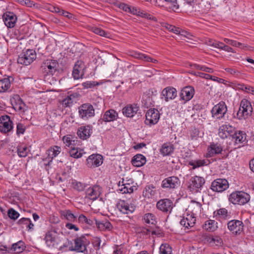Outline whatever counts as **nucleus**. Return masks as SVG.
Returning <instances> with one entry per match:
<instances>
[{"label": "nucleus", "mask_w": 254, "mask_h": 254, "mask_svg": "<svg viewBox=\"0 0 254 254\" xmlns=\"http://www.w3.org/2000/svg\"><path fill=\"white\" fill-rule=\"evenodd\" d=\"M146 120L145 124L146 125L151 126L156 124L159 119L160 114L158 110L153 108L147 111L145 115Z\"/></svg>", "instance_id": "1a4fd4ad"}, {"label": "nucleus", "mask_w": 254, "mask_h": 254, "mask_svg": "<svg viewBox=\"0 0 254 254\" xmlns=\"http://www.w3.org/2000/svg\"><path fill=\"white\" fill-rule=\"evenodd\" d=\"M159 254H173L172 247L168 244H162L159 248Z\"/></svg>", "instance_id": "a18cd8bd"}, {"label": "nucleus", "mask_w": 254, "mask_h": 254, "mask_svg": "<svg viewBox=\"0 0 254 254\" xmlns=\"http://www.w3.org/2000/svg\"><path fill=\"white\" fill-rule=\"evenodd\" d=\"M18 155L20 157H25L27 156L28 149L26 146H19L17 149Z\"/></svg>", "instance_id": "6e6d98bb"}, {"label": "nucleus", "mask_w": 254, "mask_h": 254, "mask_svg": "<svg viewBox=\"0 0 254 254\" xmlns=\"http://www.w3.org/2000/svg\"><path fill=\"white\" fill-rule=\"evenodd\" d=\"M26 129L25 126L22 123H18L16 126V134L18 135L24 133Z\"/></svg>", "instance_id": "bf43d9fd"}, {"label": "nucleus", "mask_w": 254, "mask_h": 254, "mask_svg": "<svg viewBox=\"0 0 254 254\" xmlns=\"http://www.w3.org/2000/svg\"><path fill=\"white\" fill-rule=\"evenodd\" d=\"M85 193L86 197L91 200H95L100 196V187L98 186L89 187L86 190Z\"/></svg>", "instance_id": "412c9836"}, {"label": "nucleus", "mask_w": 254, "mask_h": 254, "mask_svg": "<svg viewBox=\"0 0 254 254\" xmlns=\"http://www.w3.org/2000/svg\"><path fill=\"white\" fill-rule=\"evenodd\" d=\"M205 182L203 177L195 176L190 180L188 188L192 193L200 192Z\"/></svg>", "instance_id": "423d86ee"}, {"label": "nucleus", "mask_w": 254, "mask_h": 254, "mask_svg": "<svg viewBox=\"0 0 254 254\" xmlns=\"http://www.w3.org/2000/svg\"><path fill=\"white\" fill-rule=\"evenodd\" d=\"M118 118V113L114 110L110 109L106 111L102 120L106 122H110L116 120Z\"/></svg>", "instance_id": "cd10ccee"}, {"label": "nucleus", "mask_w": 254, "mask_h": 254, "mask_svg": "<svg viewBox=\"0 0 254 254\" xmlns=\"http://www.w3.org/2000/svg\"><path fill=\"white\" fill-rule=\"evenodd\" d=\"M194 67L197 69H199L202 71H205L208 73H213V69L206 67L205 66L200 65L199 64H194Z\"/></svg>", "instance_id": "052dcab7"}, {"label": "nucleus", "mask_w": 254, "mask_h": 254, "mask_svg": "<svg viewBox=\"0 0 254 254\" xmlns=\"http://www.w3.org/2000/svg\"><path fill=\"white\" fill-rule=\"evenodd\" d=\"M253 113L251 103L248 100L244 99L240 103V106L235 118L239 120L246 119L250 117Z\"/></svg>", "instance_id": "f03ea898"}, {"label": "nucleus", "mask_w": 254, "mask_h": 254, "mask_svg": "<svg viewBox=\"0 0 254 254\" xmlns=\"http://www.w3.org/2000/svg\"><path fill=\"white\" fill-rule=\"evenodd\" d=\"M232 137L235 143H243L246 141V134L244 131L236 129Z\"/></svg>", "instance_id": "7c9ffc66"}, {"label": "nucleus", "mask_w": 254, "mask_h": 254, "mask_svg": "<svg viewBox=\"0 0 254 254\" xmlns=\"http://www.w3.org/2000/svg\"><path fill=\"white\" fill-rule=\"evenodd\" d=\"M72 185L73 188L78 191H83L87 187L86 184L82 183L80 182H77L75 180L73 181Z\"/></svg>", "instance_id": "09e8293b"}, {"label": "nucleus", "mask_w": 254, "mask_h": 254, "mask_svg": "<svg viewBox=\"0 0 254 254\" xmlns=\"http://www.w3.org/2000/svg\"><path fill=\"white\" fill-rule=\"evenodd\" d=\"M60 213L62 219H66L72 222H74L76 221V217L70 210H61Z\"/></svg>", "instance_id": "f704fd0d"}, {"label": "nucleus", "mask_w": 254, "mask_h": 254, "mask_svg": "<svg viewBox=\"0 0 254 254\" xmlns=\"http://www.w3.org/2000/svg\"><path fill=\"white\" fill-rule=\"evenodd\" d=\"M186 220L187 221V224L190 227H192L195 223V217L192 215L188 214L186 217Z\"/></svg>", "instance_id": "13d9d810"}, {"label": "nucleus", "mask_w": 254, "mask_h": 254, "mask_svg": "<svg viewBox=\"0 0 254 254\" xmlns=\"http://www.w3.org/2000/svg\"><path fill=\"white\" fill-rule=\"evenodd\" d=\"M146 162V157L141 154L135 155L131 160L132 164L137 167L142 166L145 164Z\"/></svg>", "instance_id": "2f4dec72"}, {"label": "nucleus", "mask_w": 254, "mask_h": 254, "mask_svg": "<svg viewBox=\"0 0 254 254\" xmlns=\"http://www.w3.org/2000/svg\"><path fill=\"white\" fill-rule=\"evenodd\" d=\"M224 41L227 44L231 45V46L234 47H239L243 49L248 47L247 45L245 44L242 43L241 42H238L236 41L231 40L228 38H224Z\"/></svg>", "instance_id": "79ce46f5"}, {"label": "nucleus", "mask_w": 254, "mask_h": 254, "mask_svg": "<svg viewBox=\"0 0 254 254\" xmlns=\"http://www.w3.org/2000/svg\"><path fill=\"white\" fill-rule=\"evenodd\" d=\"M36 58V54L33 50L28 49L22 52L17 59V63L21 64L28 65L32 63Z\"/></svg>", "instance_id": "39448f33"}, {"label": "nucleus", "mask_w": 254, "mask_h": 254, "mask_svg": "<svg viewBox=\"0 0 254 254\" xmlns=\"http://www.w3.org/2000/svg\"><path fill=\"white\" fill-rule=\"evenodd\" d=\"M7 215L11 219L16 220L20 216L19 213L12 208H9L7 211Z\"/></svg>", "instance_id": "603ef678"}, {"label": "nucleus", "mask_w": 254, "mask_h": 254, "mask_svg": "<svg viewBox=\"0 0 254 254\" xmlns=\"http://www.w3.org/2000/svg\"><path fill=\"white\" fill-rule=\"evenodd\" d=\"M13 128L12 122L10 117L5 115L0 117V132L6 133L10 131Z\"/></svg>", "instance_id": "f8f14e48"}, {"label": "nucleus", "mask_w": 254, "mask_h": 254, "mask_svg": "<svg viewBox=\"0 0 254 254\" xmlns=\"http://www.w3.org/2000/svg\"><path fill=\"white\" fill-rule=\"evenodd\" d=\"M94 109L89 103L83 104L79 107L78 113L79 116L82 119L85 120L94 116Z\"/></svg>", "instance_id": "9d476101"}, {"label": "nucleus", "mask_w": 254, "mask_h": 254, "mask_svg": "<svg viewBox=\"0 0 254 254\" xmlns=\"http://www.w3.org/2000/svg\"><path fill=\"white\" fill-rule=\"evenodd\" d=\"M207 241L211 244H215L216 246H221L223 245L222 239L219 236H212L208 238Z\"/></svg>", "instance_id": "37998d69"}, {"label": "nucleus", "mask_w": 254, "mask_h": 254, "mask_svg": "<svg viewBox=\"0 0 254 254\" xmlns=\"http://www.w3.org/2000/svg\"><path fill=\"white\" fill-rule=\"evenodd\" d=\"M229 188V183L224 179H217L213 181L211 185L210 189L213 191L221 192Z\"/></svg>", "instance_id": "9b49d317"}, {"label": "nucleus", "mask_w": 254, "mask_h": 254, "mask_svg": "<svg viewBox=\"0 0 254 254\" xmlns=\"http://www.w3.org/2000/svg\"><path fill=\"white\" fill-rule=\"evenodd\" d=\"M25 248L24 242L20 241L12 245L11 250L16 254H19L24 250Z\"/></svg>", "instance_id": "ea45409f"}, {"label": "nucleus", "mask_w": 254, "mask_h": 254, "mask_svg": "<svg viewBox=\"0 0 254 254\" xmlns=\"http://www.w3.org/2000/svg\"><path fill=\"white\" fill-rule=\"evenodd\" d=\"M165 1L170 3L173 9H177L179 7L178 0H165Z\"/></svg>", "instance_id": "69168bd1"}, {"label": "nucleus", "mask_w": 254, "mask_h": 254, "mask_svg": "<svg viewBox=\"0 0 254 254\" xmlns=\"http://www.w3.org/2000/svg\"><path fill=\"white\" fill-rule=\"evenodd\" d=\"M87 165L89 168H95L100 166L103 163V157L100 154H92L86 160Z\"/></svg>", "instance_id": "a211bd4d"}, {"label": "nucleus", "mask_w": 254, "mask_h": 254, "mask_svg": "<svg viewBox=\"0 0 254 254\" xmlns=\"http://www.w3.org/2000/svg\"><path fill=\"white\" fill-rule=\"evenodd\" d=\"M59 234L56 231L48 232L45 236V240L47 245L49 247H55L59 242Z\"/></svg>", "instance_id": "2eb2a0df"}, {"label": "nucleus", "mask_w": 254, "mask_h": 254, "mask_svg": "<svg viewBox=\"0 0 254 254\" xmlns=\"http://www.w3.org/2000/svg\"><path fill=\"white\" fill-rule=\"evenodd\" d=\"M173 202L169 199H162L159 200L157 204V208L163 212L170 213L173 208Z\"/></svg>", "instance_id": "f3484780"}, {"label": "nucleus", "mask_w": 254, "mask_h": 254, "mask_svg": "<svg viewBox=\"0 0 254 254\" xmlns=\"http://www.w3.org/2000/svg\"><path fill=\"white\" fill-rule=\"evenodd\" d=\"M155 189V187L152 185L146 186L143 191V196L148 198L152 197L156 193Z\"/></svg>", "instance_id": "4c0bfd02"}, {"label": "nucleus", "mask_w": 254, "mask_h": 254, "mask_svg": "<svg viewBox=\"0 0 254 254\" xmlns=\"http://www.w3.org/2000/svg\"><path fill=\"white\" fill-rule=\"evenodd\" d=\"M61 152V148L58 146H54L50 147L47 151V154L49 158L51 159L50 161L56 157Z\"/></svg>", "instance_id": "58836bf2"}, {"label": "nucleus", "mask_w": 254, "mask_h": 254, "mask_svg": "<svg viewBox=\"0 0 254 254\" xmlns=\"http://www.w3.org/2000/svg\"><path fill=\"white\" fill-rule=\"evenodd\" d=\"M98 85L99 83L97 82L94 81H88L82 83V86L85 88L93 87L95 86Z\"/></svg>", "instance_id": "0e129e2a"}, {"label": "nucleus", "mask_w": 254, "mask_h": 254, "mask_svg": "<svg viewBox=\"0 0 254 254\" xmlns=\"http://www.w3.org/2000/svg\"><path fill=\"white\" fill-rule=\"evenodd\" d=\"M17 223L21 228H26L27 231H32L34 229V225L29 218L23 217Z\"/></svg>", "instance_id": "bb28decb"}, {"label": "nucleus", "mask_w": 254, "mask_h": 254, "mask_svg": "<svg viewBox=\"0 0 254 254\" xmlns=\"http://www.w3.org/2000/svg\"><path fill=\"white\" fill-rule=\"evenodd\" d=\"M59 66L56 60L48 59L44 61L41 66V69L45 80L52 77L56 80L60 73Z\"/></svg>", "instance_id": "f257e3e1"}, {"label": "nucleus", "mask_w": 254, "mask_h": 254, "mask_svg": "<svg viewBox=\"0 0 254 254\" xmlns=\"http://www.w3.org/2000/svg\"><path fill=\"white\" fill-rule=\"evenodd\" d=\"M143 219L146 223L155 225L156 223L155 216L152 213L145 214Z\"/></svg>", "instance_id": "de8ad7c7"}, {"label": "nucleus", "mask_w": 254, "mask_h": 254, "mask_svg": "<svg viewBox=\"0 0 254 254\" xmlns=\"http://www.w3.org/2000/svg\"><path fill=\"white\" fill-rule=\"evenodd\" d=\"M194 94V88L191 86H186L181 90L180 97L183 100L188 101L193 97Z\"/></svg>", "instance_id": "aec40b11"}, {"label": "nucleus", "mask_w": 254, "mask_h": 254, "mask_svg": "<svg viewBox=\"0 0 254 254\" xmlns=\"http://www.w3.org/2000/svg\"><path fill=\"white\" fill-rule=\"evenodd\" d=\"M92 132V127L90 126L81 127L78 130L77 134L79 138L86 139L89 138Z\"/></svg>", "instance_id": "5701e85b"}, {"label": "nucleus", "mask_w": 254, "mask_h": 254, "mask_svg": "<svg viewBox=\"0 0 254 254\" xmlns=\"http://www.w3.org/2000/svg\"><path fill=\"white\" fill-rule=\"evenodd\" d=\"M223 148L221 144L218 143H211L207 148V157H211L216 154H221Z\"/></svg>", "instance_id": "4be33fe9"}, {"label": "nucleus", "mask_w": 254, "mask_h": 254, "mask_svg": "<svg viewBox=\"0 0 254 254\" xmlns=\"http://www.w3.org/2000/svg\"><path fill=\"white\" fill-rule=\"evenodd\" d=\"M77 96V93L70 94L62 101V104L65 107L70 106L74 101V99Z\"/></svg>", "instance_id": "a19ab883"}, {"label": "nucleus", "mask_w": 254, "mask_h": 254, "mask_svg": "<svg viewBox=\"0 0 254 254\" xmlns=\"http://www.w3.org/2000/svg\"><path fill=\"white\" fill-rule=\"evenodd\" d=\"M250 199V195L242 191L233 192L229 197V201L234 204L244 205L248 202Z\"/></svg>", "instance_id": "7ed1b4c3"}, {"label": "nucleus", "mask_w": 254, "mask_h": 254, "mask_svg": "<svg viewBox=\"0 0 254 254\" xmlns=\"http://www.w3.org/2000/svg\"><path fill=\"white\" fill-rule=\"evenodd\" d=\"M206 164L204 160H192L190 162L189 164L192 166L193 168H196L204 166Z\"/></svg>", "instance_id": "5fc2aeb1"}, {"label": "nucleus", "mask_w": 254, "mask_h": 254, "mask_svg": "<svg viewBox=\"0 0 254 254\" xmlns=\"http://www.w3.org/2000/svg\"><path fill=\"white\" fill-rule=\"evenodd\" d=\"M203 228L207 231L214 232L218 228L217 223L215 220H207L203 225Z\"/></svg>", "instance_id": "e433bc0d"}, {"label": "nucleus", "mask_w": 254, "mask_h": 254, "mask_svg": "<svg viewBox=\"0 0 254 254\" xmlns=\"http://www.w3.org/2000/svg\"><path fill=\"white\" fill-rule=\"evenodd\" d=\"M84 67V63L82 61L79 60L76 62L72 71V75L75 79L82 78L83 75V70Z\"/></svg>", "instance_id": "6ab92c4d"}, {"label": "nucleus", "mask_w": 254, "mask_h": 254, "mask_svg": "<svg viewBox=\"0 0 254 254\" xmlns=\"http://www.w3.org/2000/svg\"><path fill=\"white\" fill-rule=\"evenodd\" d=\"M130 56L136 59L143 60L146 62H152L154 63L157 62L156 60L153 59L146 55L136 51L131 52Z\"/></svg>", "instance_id": "473e14b6"}, {"label": "nucleus", "mask_w": 254, "mask_h": 254, "mask_svg": "<svg viewBox=\"0 0 254 254\" xmlns=\"http://www.w3.org/2000/svg\"><path fill=\"white\" fill-rule=\"evenodd\" d=\"M2 20L8 28H11L15 25L17 21V16L12 12L6 11L2 15Z\"/></svg>", "instance_id": "ddd939ff"}, {"label": "nucleus", "mask_w": 254, "mask_h": 254, "mask_svg": "<svg viewBox=\"0 0 254 254\" xmlns=\"http://www.w3.org/2000/svg\"><path fill=\"white\" fill-rule=\"evenodd\" d=\"M123 186L120 189L123 193H131L133 191V189L131 187H129V185L128 186L123 185Z\"/></svg>", "instance_id": "338daca9"}, {"label": "nucleus", "mask_w": 254, "mask_h": 254, "mask_svg": "<svg viewBox=\"0 0 254 254\" xmlns=\"http://www.w3.org/2000/svg\"><path fill=\"white\" fill-rule=\"evenodd\" d=\"M227 210L225 208H220L214 213L216 217L222 219H225L227 217Z\"/></svg>", "instance_id": "3c124183"}, {"label": "nucleus", "mask_w": 254, "mask_h": 254, "mask_svg": "<svg viewBox=\"0 0 254 254\" xmlns=\"http://www.w3.org/2000/svg\"><path fill=\"white\" fill-rule=\"evenodd\" d=\"M161 95L165 98V101H168L169 99H173L177 96V91L174 88L167 87L163 90Z\"/></svg>", "instance_id": "c85d7f7f"}, {"label": "nucleus", "mask_w": 254, "mask_h": 254, "mask_svg": "<svg viewBox=\"0 0 254 254\" xmlns=\"http://www.w3.org/2000/svg\"><path fill=\"white\" fill-rule=\"evenodd\" d=\"M199 131L196 128L191 130L190 132V136L191 140H196L198 136Z\"/></svg>", "instance_id": "774afa93"}, {"label": "nucleus", "mask_w": 254, "mask_h": 254, "mask_svg": "<svg viewBox=\"0 0 254 254\" xmlns=\"http://www.w3.org/2000/svg\"><path fill=\"white\" fill-rule=\"evenodd\" d=\"M95 224L97 228L100 231H111L113 226L112 224L107 220L101 221L95 219Z\"/></svg>", "instance_id": "a878e982"}, {"label": "nucleus", "mask_w": 254, "mask_h": 254, "mask_svg": "<svg viewBox=\"0 0 254 254\" xmlns=\"http://www.w3.org/2000/svg\"><path fill=\"white\" fill-rule=\"evenodd\" d=\"M91 31L93 33H94L97 35H99L100 36H101L105 37L106 35V32L103 30L101 29L100 28H98V27H92L91 28Z\"/></svg>", "instance_id": "680f3d73"}, {"label": "nucleus", "mask_w": 254, "mask_h": 254, "mask_svg": "<svg viewBox=\"0 0 254 254\" xmlns=\"http://www.w3.org/2000/svg\"><path fill=\"white\" fill-rule=\"evenodd\" d=\"M235 130V127L229 124L223 125L219 127L218 135L222 139L226 138L229 136L232 137Z\"/></svg>", "instance_id": "4468645a"}, {"label": "nucleus", "mask_w": 254, "mask_h": 254, "mask_svg": "<svg viewBox=\"0 0 254 254\" xmlns=\"http://www.w3.org/2000/svg\"><path fill=\"white\" fill-rule=\"evenodd\" d=\"M75 246L69 247L70 251H77L78 252L83 253L86 250V247L84 244L83 240L81 238H77L74 240Z\"/></svg>", "instance_id": "b1692460"}, {"label": "nucleus", "mask_w": 254, "mask_h": 254, "mask_svg": "<svg viewBox=\"0 0 254 254\" xmlns=\"http://www.w3.org/2000/svg\"><path fill=\"white\" fill-rule=\"evenodd\" d=\"M11 83L9 78L0 80V93L10 91Z\"/></svg>", "instance_id": "c9c22d12"}, {"label": "nucleus", "mask_w": 254, "mask_h": 254, "mask_svg": "<svg viewBox=\"0 0 254 254\" xmlns=\"http://www.w3.org/2000/svg\"><path fill=\"white\" fill-rule=\"evenodd\" d=\"M138 109L139 107L136 104L130 105L123 109V114L127 117L131 118L137 113Z\"/></svg>", "instance_id": "393cba45"}, {"label": "nucleus", "mask_w": 254, "mask_h": 254, "mask_svg": "<svg viewBox=\"0 0 254 254\" xmlns=\"http://www.w3.org/2000/svg\"><path fill=\"white\" fill-rule=\"evenodd\" d=\"M197 75L199 76L204 78L205 79H210L213 81H217L219 83H223L224 80L222 78L217 77L216 76H213L208 74L204 73L202 72H198Z\"/></svg>", "instance_id": "49530a36"}, {"label": "nucleus", "mask_w": 254, "mask_h": 254, "mask_svg": "<svg viewBox=\"0 0 254 254\" xmlns=\"http://www.w3.org/2000/svg\"><path fill=\"white\" fill-rule=\"evenodd\" d=\"M117 206L120 212L127 214L133 213L136 208L134 201L130 200H120Z\"/></svg>", "instance_id": "0eeeda50"}, {"label": "nucleus", "mask_w": 254, "mask_h": 254, "mask_svg": "<svg viewBox=\"0 0 254 254\" xmlns=\"http://www.w3.org/2000/svg\"><path fill=\"white\" fill-rule=\"evenodd\" d=\"M225 70L228 73L235 76L236 77H239L241 74V73L239 71L233 68H225Z\"/></svg>", "instance_id": "4d7b16f0"}, {"label": "nucleus", "mask_w": 254, "mask_h": 254, "mask_svg": "<svg viewBox=\"0 0 254 254\" xmlns=\"http://www.w3.org/2000/svg\"><path fill=\"white\" fill-rule=\"evenodd\" d=\"M11 103L15 110L22 113L24 112L26 105L19 97H17V99H14L13 101H11Z\"/></svg>", "instance_id": "72a5a7b5"}, {"label": "nucleus", "mask_w": 254, "mask_h": 254, "mask_svg": "<svg viewBox=\"0 0 254 254\" xmlns=\"http://www.w3.org/2000/svg\"><path fill=\"white\" fill-rule=\"evenodd\" d=\"M181 181L176 176H171L164 179L161 183V187L167 190L172 191L179 188Z\"/></svg>", "instance_id": "20e7f679"}, {"label": "nucleus", "mask_w": 254, "mask_h": 254, "mask_svg": "<svg viewBox=\"0 0 254 254\" xmlns=\"http://www.w3.org/2000/svg\"><path fill=\"white\" fill-rule=\"evenodd\" d=\"M83 150L78 148L73 147L69 151L71 157L74 158H79L82 157L83 154Z\"/></svg>", "instance_id": "c03bdc74"}, {"label": "nucleus", "mask_w": 254, "mask_h": 254, "mask_svg": "<svg viewBox=\"0 0 254 254\" xmlns=\"http://www.w3.org/2000/svg\"><path fill=\"white\" fill-rule=\"evenodd\" d=\"M191 203L190 207L192 208V211L193 214L200 213L201 211V204L195 201H192Z\"/></svg>", "instance_id": "8fccbe9b"}, {"label": "nucleus", "mask_w": 254, "mask_h": 254, "mask_svg": "<svg viewBox=\"0 0 254 254\" xmlns=\"http://www.w3.org/2000/svg\"><path fill=\"white\" fill-rule=\"evenodd\" d=\"M228 229L236 235L241 233L243 230V223L241 221L232 220L227 223Z\"/></svg>", "instance_id": "dca6fc26"}, {"label": "nucleus", "mask_w": 254, "mask_h": 254, "mask_svg": "<svg viewBox=\"0 0 254 254\" xmlns=\"http://www.w3.org/2000/svg\"><path fill=\"white\" fill-rule=\"evenodd\" d=\"M175 149L174 146L170 142L164 143L161 146L160 152L163 156H169L173 153Z\"/></svg>", "instance_id": "c756f323"}, {"label": "nucleus", "mask_w": 254, "mask_h": 254, "mask_svg": "<svg viewBox=\"0 0 254 254\" xmlns=\"http://www.w3.org/2000/svg\"><path fill=\"white\" fill-rule=\"evenodd\" d=\"M205 44L211 47H213L215 48L219 49L220 47V44L221 42L217 41L213 39H207L205 42Z\"/></svg>", "instance_id": "864d4df0"}, {"label": "nucleus", "mask_w": 254, "mask_h": 254, "mask_svg": "<svg viewBox=\"0 0 254 254\" xmlns=\"http://www.w3.org/2000/svg\"><path fill=\"white\" fill-rule=\"evenodd\" d=\"M227 111V106L223 102L215 105L211 110L212 117L216 119H222Z\"/></svg>", "instance_id": "6e6552de"}, {"label": "nucleus", "mask_w": 254, "mask_h": 254, "mask_svg": "<svg viewBox=\"0 0 254 254\" xmlns=\"http://www.w3.org/2000/svg\"><path fill=\"white\" fill-rule=\"evenodd\" d=\"M166 28L170 31L172 32L175 34H180L181 29L175 26L167 24L166 26Z\"/></svg>", "instance_id": "e2e57ef3"}]
</instances>
